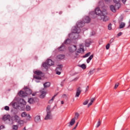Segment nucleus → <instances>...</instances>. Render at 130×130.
<instances>
[{
  "instance_id": "obj_1",
  "label": "nucleus",
  "mask_w": 130,
  "mask_h": 130,
  "mask_svg": "<svg viewBox=\"0 0 130 130\" xmlns=\"http://www.w3.org/2000/svg\"><path fill=\"white\" fill-rule=\"evenodd\" d=\"M83 21H79L77 22L76 24V26L73 27L72 29V32L69 35V38L71 39H78L79 37V33L81 32V28L82 27L85 26V23H89L91 21V18L89 16H85L83 18Z\"/></svg>"
},
{
  "instance_id": "obj_2",
  "label": "nucleus",
  "mask_w": 130,
  "mask_h": 130,
  "mask_svg": "<svg viewBox=\"0 0 130 130\" xmlns=\"http://www.w3.org/2000/svg\"><path fill=\"white\" fill-rule=\"evenodd\" d=\"M95 13L98 16H100L101 20L104 22H107L109 20V17L107 16V11L106 10L101 11L100 8H96L95 10Z\"/></svg>"
},
{
  "instance_id": "obj_3",
  "label": "nucleus",
  "mask_w": 130,
  "mask_h": 130,
  "mask_svg": "<svg viewBox=\"0 0 130 130\" xmlns=\"http://www.w3.org/2000/svg\"><path fill=\"white\" fill-rule=\"evenodd\" d=\"M31 94H32V90L29 88H25L24 89V91L21 90L18 92L20 97H25L27 95H31Z\"/></svg>"
},
{
  "instance_id": "obj_4",
  "label": "nucleus",
  "mask_w": 130,
  "mask_h": 130,
  "mask_svg": "<svg viewBox=\"0 0 130 130\" xmlns=\"http://www.w3.org/2000/svg\"><path fill=\"white\" fill-rule=\"evenodd\" d=\"M53 64H54V62L52 60L49 59L47 60V62H44L42 66L46 70H48L50 66H53Z\"/></svg>"
},
{
  "instance_id": "obj_5",
  "label": "nucleus",
  "mask_w": 130,
  "mask_h": 130,
  "mask_svg": "<svg viewBox=\"0 0 130 130\" xmlns=\"http://www.w3.org/2000/svg\"><path fill=\"white\" fill-rule=\"evenodd\" d=\"M70 43H71V39H67L64 41V44H63L60 47H59V51H63L64 50H66V46H64V44H70Z\"/></svg>"
},
{
  "instance_id": "obj_6",
  "label": "nucleus",
  "mask_w": 130,
  "mask_h": 130,
  "mask_svg": "<svg viewBox=\"0 0 130 130\" xmlns=\"http://www.w3.org/2000/svg\"><path fill=\"white\" fill-rule=\"evenodd\" d=\"M35 74L37 75L34 76V78L36 79V80H41V77L39 76H41V75H42V72L40 71H36Z\"/></svg>"
},
{
  "instance_id": "obj_7",
  "label": "nucleus",
  "mask_w": 130,
  "mask_h": 130,
  "mask_svg": "<svg viewBox=\"0 0 130 130\" xmlns=\"http://www.w3.org/2000/svg\"><path fill=\"white\" fill-rule=\"evenodd\" d=\"M85 50L84 49V44L80 45V48L77 51V53H84Z\"/></svg>"
},
{
  "instance_id": "obj_8",
  "label": "nucleus",
  "mask_w": 130,
  "mask_h": 130,
  "mask_svg": "<svg viewBox=\"0 0 130 130\" xmlns=\"http://www.w3.org/2000/svg\"><path fill=\"white\" fill-rule=\"evenodd\" d=\"M69 50L70 52H74L77 50V46L72 45L69 47Z\"/></svg>"
},
{
  "instance_id": "obj_9",
  "label": "nucleus",
  "mask_w": 130,
  "mask_h": 130,
  "mask_svg": "<svg viewBox=\"0 0 130 130\" xmlns=\"http://www.w3.org/2000/svg\"><path fill=\"white\" fill-rule=\"evenodd\" d=\"M3 120L10 122V121H11V116L10 115H4L3 117Z\"/></svg>"
},
{
  "instance_id": "obj_10",
  "label": "nucleus",
  "mask_w": 130,
  "mask_h": 130,
  "mask_svg": "<svg viewBox=\"0 0 130 130\" xmlns=\"http://www.w3.org/2000/svg\"><path fill=\"white\" fill-rule=\"evenodd\" d=\"M52 118V115H51V112L47 111V115L45 117V120H48V119H51Z\"/></svg>"
},
{
  "instance_id": "obj_11",
  "label": "nucleus",
  "mask_w": 130,
  "mask_h": 130,
  "mask_svg": "<svg viewBox=\"0 0 130 130\" xmlns=\"http://www.w3.org/2000/svg\"><path fill=\"white\" fill-rule=\"evenodd\" d=\"M21 116L22 117H28V118H27L28 120H30V119L31 118V116H30V114H27V113H26V112H23L22 114H21Z\"/></svg>"
},
{
  "instance_id": "obj_12",
  "label": "nucleus",
  "mask_w": 130,
  "mask_h": 130,
  "mask_svg": "<svg viewBox=\"0 0 130 130\" xmlns=\"http://www.w3.org/2000/svg\"><path fill=\"white\" fill-rule=\"evenodd\" d=\"M91 43H92V42L91 41V40L88 39L85 40V45L86 47H89V46L91 45Z\"/></svg>"
},
{
  "instance_id": "obj_13",
  "label": "nucleus",
  "mask_w": 130,
  "mask_h": 130,
  "mask_svg": "<svg viewBox=\"0 0 130 130\" xmlns=\"http://www.w3.org/2000/svg\"><path fill=\"white\" fill-rule=\"evenodd\" d=\"M113 2L115 4H116L115 5L116 8L117 7V9H119L120 8V5L118 4L120 3V0H113Z\"/></svg>"
},
{
  "instance_id": "obj_14",
  "label": "nucleus",
  "mask_w": 130,
  "mask_h": 130,
  "mask_svg": "<svg viewBox=\"0 0 130 130\" xmlns=\"http://www.w3.org/2000/svg\"><path fill=\"white\" fill-rule=\"evenodd\" d=\"M82 92V90H81V87H78L77 89L76 94L75 97H79L81 94V92Z\"/></svg>"
},
{
  "instance_id": "obj_15",
  "label": "nucleus",
  "mask_w": 130,
  "mask_h": 130,
  "mask_svg": "<svg viewBox=\"0 0 130 130\" xmlns=\"http://www.w3.org/2000/svg\"><path fill=\"white\" fill-rule=\"evenodd\" d=\"M36 99H37L30 98L28 99V102L30 104H33L34 103H35V100Z\"/></svg>"
},
{
  "instance_id": "obj_16",
  "label": "nucleus",
  "mask_w": 130,
  "mask_h": 130,
  "mask_svg": "<svg viewBox=\"0 0 130 130\" xmlns=\"http://www.w3.org/2000/svg\"><path fill=\"white\" fill-rule=\"evenodd\" d=\"M40 92L41 93V95H40V98H44V97H45V95H46V92L42 90H41Z\"/></svg>"
},
{
  "instance_id": "obj_17",
  "label": "nucleus",
  "mask_w": 130,
  "mask_h": 130,
  "mask_svg": "<svg viewBox=\"0 0 130 130\" xmlns=\"http://www.w3.org/2000/svg\"><path fill=\"white\" fill-rule=\"evenodd\" d=\"M64 55L60 54L57 56V59H59V60H61V59H63L64 58Z\"/></svg>"
},
{
  "instance_id": "obj_18",
  "label": "nucleus",
  "mask_w": 130,
  "mask_h": 130,
  "mask_svg": "<svg viewBox=\"0 0 130 130\" xmlns=\"http://www.w3.org/2000/svg\"><path fill=\"white\" fill-rule=\"evenodd\" d=\"M62 65H58L57 68L56 69V72H61Z\"/></svg>"
},
{
  "instance_id": "obj_19",
  "label": "nucleus",
  "mask_w": 130,
  "mask_h": 130,
  "mask_svg": "<svg viewBox=\"0 0 130 130\" xmlns=\"http://www.w3.org/2000/svg\"><path fill=\"white\" fill-rule=\"evenodd\" d=\"M41 119H40V116H36L35 117V121L36 122H40Z\"/></svg>"
},
{
  "instance_id": "obj_20",
  "label": "nucleus",
  "mask_w": 130,
  "mask_h": 130,
  "mask_svg": "<svg viewBox=\"0 0 130 130\" xmlns=\"http://www.w3.org/2000/svg\"><path fill=\"white\" fill-rule=\"evenodd\" d=\"M110 10L111 11L113 12V13H115V12H116V9H115V7H114V6L113 5H111L110 7Z\"/></svg>"
},
{
  "instance_id": "obj_21",
  "label": "nucleus",
  "mask_w": 130,
  "mask_h": 130,
  "mask_svg": "<svg viewBox=\"0 0 130 130\" xmlns=\"http://www.w3.org/2000/svg\"><path fill=\"white\" fill-rule=\"evenodd\" d=\"M44 88H48L50 87V82H47L44 84Z\"/></svg>"
},
{
  "instance_id": "obj_22",
  "label": "nucleus",
  "mask_w": 130,
  "mask_h": 130,
  "mask_svg": "<svg viewBox=\"0 0 130 130\" xmlns=\"http://www.w3.org/2000/svg\"><path fill=\"white\" fill-rule=\"evenodd\" d=\"M14 119L16 122H20V117H19V116L15 115Z\"/></svg>"
},
{
  "instance_id": "obj_23",
  "label": "nucleus",
  "mask_w": 130,
  "mask_h": 130,
  "mask_svg": "<svg viewBox=\"0 0 130 130\" xmlns=\"http://www.w3.org/2000/svg\"><path fill=\"white\" fill-rule=\"evenodd\" d=\"M93 57H94V55H91L89 57V58L87 59L86 61H87V63H89V62H90V61L93 58Z\"/></svg>"
},
{
  "instance_id": "obj_24",
  "label": "nucleus",
  "mask_w": 130,
  "mask_h": 130,
  "mask_svg": "<svg viewBox=\"0 0 130 130\" xmlns=\"http://www.w3.org/2000/svg\"><path fill=\"white\" fill-rule=\"evenodd\" d=\"M125 26V23L124 22H121L119 25L120 29H122V28H124Z\"/></svg>"
},
{
  "instance_id": "obj_25",
  "label": "nucleus",
  "mask_w": 130,
  "mask_h": 130,
  "mask_svg": "<svg viewBox=\"0 0 130 130\" xmlns=\"http://www.w3.org/2000/svg\"><path fill=\"white\" fill-rule=\"evenodd\" d=\"M75 122H76L75 118L72 119L71 121L70 122V125L73 126L74 124H75Z\"/></svg>"
},
{
  "instance_id": "obj_26",
  "label": "nucleus",
  "mask_w": 130,
  "mask_h": 130,
  "mask_svg": "<svg viewBox=\"0 0 130 130\" xmlns=\"http://www.w3.org/2000/svg\"><path fill=\"white\" fill-rule=\"evenodd\" d=\"M57 95V94H55L52 98V99L49 101V103H52L53 102V100H54V99L55 98V97H56Z\"/></svg>"
},
{
  "instance_id": "obj_27",
  "label": "nucleus",
  "mask_w": 130,
  "mask_h": 130,
  "mask_svg": "<svg viewBox=\"0 0 130 130\" xmlns=\"http://www.w3.org/2000/svg\"><path fill=\"white\" fill-rule=\"evenodd\" d=\"M91 54V52H88L86 53L85 55L83 56V58H85L86 57H88V56H90V55Z\"/></svg>"
},
{
  "instance_id": "obj_28",
  "label": "nucleus",
  "mask_w": 130,
  "mask_h": 130,
  "mask_svg": "<svg viewBox=\"0 0 130 130\" xmlns=\"http://www.w3.org/2000/svg\"><path fill=\"white\" fill-rule=\"evenodd\" d=\"M26 111H30L31 110V107L27 105L25 108Z\"/></svg>"
},
{
  "instance_id": "obj_29",
  "label": "nucleus",
  "mask_w": 130,
  "mask_h": 130,
  "mask_svg": "<svg viewBox=\"0 0 130 130\" xmlns=\"http://www.w3.org/2000/svg\"><path fill=\"white\" fill-rule=\"evenodd\" d=\"M18 126L17 125H14L12 127L13 130H18Z\"/></svg>"
},
{
  "instance_id": "obj_30",
  "label": "nucleus",
  "mask_w": 130,
  "mask_h": 130,
  "mask_svg": "<svg viewBox=\"0 0 130 130\" xmlns=\"http://www.w3.org/2000/svg\"><path fill=\"white\" fill-rule=\"evenodd\" d=\"M79 116H80V114L78 113H75V118L78 119L79 118Z\"/></svg>"
},
{
  "instance_id": "obj_31",
  "label": "nucleus",
  "mask_w": 130,
  "mask_h": 130,
  "mask_svg": "<svg viewBox=\"0 0 130 130\" xmlns=\"http://www.w3.org/2000/svg\"><path fill=\"white\" fill-rule=\"evenodd\" d=\"M112 24H111V23H110L108 26V30H111V29H112Z\"/></svg>"
},
{
  "instance_id": "obj_32",
  "label": "nucleus",
  "mask_w": 130,
  "mask_h": 130,
  "mask_svg": "<svg viewBox=\"0 0 130 130\" xmlns=\"http://www.w3.org/2000/svg\"><path fill=\"white\" fill-rule=\"evenodd\" d=\"M81 68H82V69H83V70L86 69V64H81Z\"/></svg>"
},
{
  "instance_id": "obj_33",
  "label": "nucleus",
  "mask_w": 130,
  "mask_h": 130,
  "mask_svg": "<svg viewBox=\"0 0 130 130\" xmlns=\"http://www.w3.org/2000/svg\"><path fill=\"white\" fill-rule=\"evenodd\" d=\"M4 109L5 110H7V111H9V110H10V107L8 106H6L5 107Z\"/></svg>"
},
{
  "instance_id": "obj_34",
  "label": "nucleus",
  "mask_w": 130,
  "mask_h": 130,
  "mask_svg": "<svg viewBox=\"0 0 130 130\" xmlns=\"http://www.w3.org/2000/svg\"><path fill=\"white\" fill-rule=\"evenodd\" d=\"M118 86H119V83H116L114 86V88L117 89V87H118Z\"/></svg>"
},
{
  "instance_id": "obj_35",
  "label": "nucleus",
  "mask_w": 130,
  "mask_h": 130,
  "mask_svg": "<svg viewBox=\"0 0 130 130\" xmlns=\"http://www.w3.org/2000/svg\"><path fill=\"white\" fill-rule=\"evenodd\" d=\"M20 101H22L21 104H23V105H25L26 104V102L24 100V99H21Z\"/></svg>"
},
{
  "instance_id": "obj_36",
  "label": "nucleus",
  "mask_w": 130,
  "mask_h": 130,
  "mask_svg": "<svg viewBox=\"0 0 130 130\" xmlns=\"http://www.w3.org/2000/svg\"><path fill=\"white\" fill-rule=\"evenodd\" d=\"M101 124V122L100 121V120H99L97 123V127H99V126H100Z\"/></svg>"
},
{
  "instance_id": "obj_37",
  "label": "nucleus",
  "mask_w": 130,
  "mask_h": 130,
  "mask_svg": "<svg viewBox=\"0 0 130 130\" xmlns=\"http://www.w3.org/2000/svg\"><path fill=\"white\" fill-rule=\"evenodd\" d=\"M79 124V122H78L75 125V127L72 129V130H75L77 127H78V125Z\"/></svg>"
},
{
  "instance_id": "obj_38",
  "label": "nucleus",
  "mask_w": 130,
  "mask_h": 130,
  "mask_svg": "<svg viewBox=\"0 0 130 130\" xmlns=\"http://www.w3.org/2000/svg\"><path fill=\"white\" fill-rule=\"evenodd\" d=\"M109 47H110V44H108L106 45V49L108 50V49H109Z\"/></svg>"
},
{
  "instance_id": "obj_39",
  "label": "nucleus",
  "mask_w": 130,
  "mask_h": 130,
  "mask_svg": "<svg viewBox=\"0 0 130 130\" xmlns=\"http://www.w3.org/2000/svg\"><path fill=\"white\" fill-rule=\"evenodd\" d=\"M47 111H50V106H48L47 107Z\"/></svg>"
},
{
  "instance_id": "obj_40",
  "label": "nucleus",
  "mask_w": 130,
  "mask_h": 130,
  "mask_svg": "<svg viewBox=\"0 0 130 130\" xmlns=\"http://www.w3.org/2000/svg\"><path fill=\"white\" fill-rule=\"evenodd\" d=\"M113 41H114V39L113 38H112L110 40V44H111V43H113Z\"/></svg>"
},
{
  "instance_id": "obj_41",
  "label": "nucleus",
  "mask_w": 130,
  "mask_h": 130,
  "mask_svg": "<svg viewBox=\"0 0 130 130\" xmlns=\"http://www.w3.org/2000/svg\"><path fill=\"white\" fill-rule=\"evenodd\" d=\"M104 1L105 2L106 4H109V3H110V1L111 0H104Z\"/></svg>"
},
{
  "instance_id": "obj_42",
  "label": "nucleus",
  "mask_w": 130,
  "mask_h": 130,
  "mask_svg": "<svg viewBox=\"0 0 130 130\" xmlns=\"http://www.w3.org/2000/svg\"><path fill=\"white\" fill-rule=\"evenodd\" d=\"M88 101H85L83 103V105H87V104H88Z\"/></svg>"
},
{
  "instance_id": "obj_43",
  "label": "nucleus",
  "mask_w": 130,
  "mask_h": 130,
  "mask_svg": "<svg viewBox=\"0 0 130 130\" xmlns=\"http://www.w3.org/2000/svg\"><path fill=\"white\" fill-rule=\"evenodd\" d=\"M122 35V32H120L118 34L117 36H118V37H119V36H121Z\"/></svg>"
},
{
  "instance_id": "obj_44",
  "label": "nucleus",
  "mask_w": 130,
  "mask_h": 130,
  "mask_svg": "<svg viewBox=\"0 0 130 130\" xmlns=\"http://www.w3.org/2000/svg\"><path fill=\"white\" fill-rule=\"evenodd\" d=\"M56 74H57V75H60V74H61V71H56Z\"/></svg>"
},
{
  "instance_id": "obj_45",
  "label": "nucleus",
  "mask_w": 130,
  "mask_h": 130,
  "mask_svg": "<svg viewBox=\"0 0 130 130\" xmlns=\"http://www.w3.org/2000/svg\"><path fill=\"white\" fill-rule=\"evenodd\" d=\"M95 101V99H92L91 100V101H90V103H93V102H94V101Z\"/></svg>"
},
{
  "instance_id": "obj_46",
  "label": "nucleus",
  "mask_w": 130,
  "mask_h": 130,
  "mask_svg": "<svg viewBox=\"0 0 130 130\" xmlns=\"http://www.w3.org/2000/svg\"><path fill=\"white\" fill-rule=\"evenodd\" d=\"M121 2L123 4H125L126 3V0H121Z\"/></svg>"
},
{
  "instance_id": "obj_47",
  "label": "nucleus",
  "mask_w": 130,
  "mask_h": 130,
  "mask_svg": "<svg viewBox=\"0 0 130 130\" xmlns=\"http://www.w3.org/2000/svg\"><path fill=\"white\" fill-rule=\"evenodd\" d=\"M91 105H92V103H89L88 105V107H89V106H91Z\"/></svg>"
},
{
  "instance_id": "obj_48",
  "label": "nucleus",
  "mask_w": 130,
  "mask_h": 130,
  "mask_svg": "<svg viewBox=\"0 0 130 130\" xmlns=\"http://www.w3.org/2000/svg\"><path fill=\"white\" fill-rule=\"evenodd\" d=\"M36 95V92L32 93V96H35Z\"/></svg>"
},
{
  "instance_id": "obj_49",
  "label": "nucleus",
  "mask_w": 130,
  "mask_h": 130,
  "mask_svg": "<svg viewBox=\"0 0 130 130\" xmlns=\"http://www.w3.org/2000/svg\"><path fill=\"white\" fill-rule=\"evenodd\" d=\"M61 104H64V102H63V101H61Z\"/></svg>"
},
{
  "instance_id": "obj_50",
  "label": "nucleus",
  "mask_w": 130,
  "mask_h": 130,
  "mask_svg": "<svg viewBox=\"0 0 130 130\" xmlns=\"http://www.w3.org/2000/svg\"><path fill=\"white\" fill-rule=\"evenodd\" d=\"M88 89H89V86H87L86 87V90H88Z\"/></svg>"
},
{
  "instance_id": "obj_51",
  "label": "nucleus",
  "mask_w": 130,
  "mask_h": 130,
  "mask_svg": "<svg viewBox=\"0 0 130 130\" xmlns=\"http://www.w3.org/2000/svg\"><path fill=\"white\" fill-rule=\"evenodd\" d=\"M22 130H26V127H24Z\"/></svg>"
},
{
  "instance_id": "obj_52",
  "label": "nucleus",
  "mask_w": 130,
  "mask_h": 130,
  "mask_svg": "<svg viewBox=\"0 0 130 130\" xmlns=\"http://www.w3.org/2000/svg\"><path fill=\"white\" fill-rule=\"evenodd\" d=\"M129 26H130V19H129Z\"/></svg>"
},
{
  "instance_id": "obj_53",
  "label": "nucleus",
  "mask_w": 130,
  "mask_h": 130,
  "mask_svg": "<svg viewBox=\"0 0 130 130\" xmlns=\"http://www.w3.org/2000/svg\"><path fill=\"white\" fill-rule=\"evenodd\" d=\"M36 82H37V83H38L39 81H37V80H36Z\"/></svg>"
},
{
  "instance_id": "obj_54",
  "label": "nucleus",
  "mask_w": 130,
  "mask_h": 130,
  "mask_svg": "<svg viewBox=\"0 0 130 130\" xmlns=\"http://www.w3.org/2000/svg\"><path fill=\"white\" fill-rule=\"evenodd\" d=\"M64 96H66V94H64Z\"/></svg>"
}]
</instances>
